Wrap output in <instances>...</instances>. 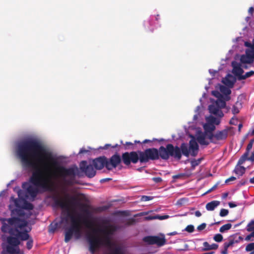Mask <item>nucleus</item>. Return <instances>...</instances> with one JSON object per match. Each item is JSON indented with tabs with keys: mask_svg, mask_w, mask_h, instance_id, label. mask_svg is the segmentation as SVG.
I'll use <instances>...</instances> for the list:
<instances>
[{
	"mask_svg": "<svg viewBox=\"0 0 254 254\" xmlns=\"http://www.w3.org/2000/svg\"><path fill=\"white\" fill-rule=\"evenodd\" d=\"M229 211L227 209L222 208L221 209L220 212V216L221 217L226 216L228 214Z\"/></svg>",
	"mask_w": 254,
	"mask_h": 254,
	"instance_id": "39",
	"label": "nucleus"
},
{
	"mask_svg": "<svg viewBox=\"0 0 254 254\" xmlns=\"http://www.w3.org/2000/svg\"><path fill=\"white\" fill-rule=\"evenodd\" d=\"M222 254H228V249L224 246L223 250L221 251Z\"/></svg>",
	"mask_w": 254,
	"mask_h": 254,
	"instance_id": "56",
	"label": "nucleus"
},
{
	"mask_svg": "<svg viewBox=\"0 0 254 254\" xmlns=\"http://www.w3.org/2000/svg\"><path fill=\"white\" fill-rule=\"evenodd\" d=\"M125 145V149H128L129 148L128 147V146H133V144L130 142H126V143L124 144Z\"/></svg>",
	"mask_w": 254,
	"mask_h": 254,
	"instance_id": "48",
	"label": "nucleus"
},
{
	"mask_svg": "<svg viewBox=\"0 0 254 254\" xmlns=\"http://www.w3.org/2000/svg\"><path fill=\"white\" fill-rule=\"evenodd\" d=\"M14 231H16L18 232L16 235L19 238V239L21 241H28L26 243V247L28 250H31L33 245V240L32 238L30 237V235L28 234V232L30 231L27 230L25 229H24L23 231H18L17 229L13 230Z\"/></svg>",
	"mask_w": 254,
	"mask_h": 254,
	"instance_id": "9",
	"label": "nucleus"
},
{
	"mask_svg": "<svg viewBox=\"0 0 254 254\" xmlns=\"http://www.w3.org/2000/svg\"><path fill=\"white\" fill-rule=\"evenodd\" d=\"M154 219H156V215H149L144 217L145 220L149 221Z\"/></svg>",
	"mask_w": 254,
	"mask_h": 254,
	"instance_id": "46",
	"label": "nucleus"
},
{
	"mask_svg": "<svg viewBox=\"0 0 254 254\" xmlns=\"http://www.w3.org/2000/svg\"><path fill=\"white\" fill-rule=\"evenodd\" d=\"M152 180L156 183H159L162 181V180L160 177H154L152 178Z\"/></svg>",
	"mask_w": 254,
	"mask_h": 254,
	"instance_id": "49",
	"label": "nucleus"
},
{
	"mask_svg": "<svg viewBox=\"0 0 254 254\" xmlns=\"http://www.w3.org/2000/svg\"><path fill=\"white\" fill-rule=\"evenodd\" d=\"M80 169L84 172L88 178H91L96 175V171L93 165H87L86 161H82L79 164Z\"/></svg>",
	"mask_w": 254,
	"mask_h": 254,
	"instance_id": "10",
	"label": "nucleus"
},
{
	"mask_svg": "<svg viewBox=\"0 0 254 254\" xmlns=\"http://www.w3.org/2000/svg\"><path fill=\"white\" fill-rule=\"evenodd\" d=\"M93 165L97 170H101L104 167L106 168L107 158L105 156L99 157L93 160Z\"/></svg>",
	"mask_w": 254,
	"mask_h": 254,
	"instance_id": "14",
	"label": "nucleus"
},
{
	"mask_svg": "<svg viewBox=\"0 0 254 254\" xmlns=\"http://www.w3.org/2000/svg\"><path fill=\"white\" fill-rule=\"evenodd\" d=\"M83 223L87 228L91 229L92 230V233H89L86 235V240L89 245V250L92 254H94L103 245L110 248L115 246L114 249L118 246L111 241V236L118 229L117 226L109 224L105 227L104 229H97L92 228L94 223L92 220L84 218Z\"/></svg>",
	"mask_w": 254,
	"mask_h": 254,
	"instance_id": "2",
	"label": "nucleus"
},
{
	"mask_svg": "<svg viewBox=\"0 0 254 254\" xmlns=\"http://www.w3.org/2000/svg\"><path fill=\"white\" fill-rule=\"evenodd\" d=\"M151 211H147V212H141L139 214H137L138 216H143V215H147L148 214H149V213L150 212H151Z\"/></svg>",
	"mask_w": 254,
	"mask_h": 254,
	"instance_id": "57",
	"label": "nucleus"
},
{
	"mask_svg": "<svg viewBox=\"0 0 254 254\" xmlns=\"http://www.w3.org/2000/svg\"><path fill=\"white\" fill-rule=\"evenodd\" d=\"M240 61L243 64H251L253 63L254 61L249 57V56L246 54L241 56Z\"/></svg>",
	"mask_w": 254,
	"mask_h": 254,
	"instance_id": "26",
	"label": "nucleus"
},
{
	"mask_svg": "<svg viewBox=\"0 0 254 254\" xmlns=\"http://www.w3.org/2000/svg\"><path fill=\"white\" fill-rule=\"evenodd\" d=\"M235 79L232 75L228 74L224 79L223 83L227 86L232 87L235 82Z\"/></svg>",
	"mask_w": 254,
	"mask_h": 254,
	"instance_id": "21",
	"label": "nucleus"
},
{
	"mask_svg": "<svg viewBox=\"0 0 254 254\" xmlns=\"http://www.w3.org/2000/svg\"><path fill=\"white\" fill-rule=\"evenodd\" d=\"M206 226V224L205 223H203L197 226V229L198 231H202L204 230Z\"/></svg>",
	"mask_w": 254,
	"mask_h": 254,
	"instance_id": "45",
	"label": "nucleus"
},
{
	"mask_svg": "<svg viewBox=\"0 0 254 254\" xmlns=\"http://www.w3.org/2000/svg\"><path fill=\"white\" fill-rule=\"evenodd\" d=\"M166 147L169 158L170 157H172L177 160L181 159L182 154L188 157L190 152L188 144L185 143H182L180 147L174 146L172 144H168Z\"/></svg>",
	"mask_w": 254,
	"mask_h": 254,
	"instance_id": "6",
	"label": "nucleus"
},
{
	"mask_svg": "<svg viewBox=\"0 0 254 254\" xmlns=\"http://www.w3.org/2000/svg\"><path fill=\"white\" fill-rule=\"evenodd\" d=\"M232 113L234 115L237 114L239 113V109L237 107L236 105H233L232 110Z\"/></svg>",
	"mask_w": 254,
	"mask_h": 254,
	"instance_id": "44",
	"label": "nucleus"
},
{
	"mask_svg": "<svg viewBox=\"0 0 254 254\" xmlns=\"http://www.w3.org/2000/svg\"><path fill=\"white\" fill-rule=\"evenodd\" d=\"M14 211H15V212H16V213H17V214H18L19 215H22L23 214V213H22L21 212V211H20V210H18V209H14V210H13L12 211V212L13 213H14Z\"/></svg>",
	"mask_w": 254,
	"mask_h": 254,
	"instance_id": "54",
	"label": "nucleus"
},
{
	"mask_svg": "<svg viewBox=\"0 0 254 254\" xmlns=\"http://www.w3.org/2000/svg\"><path fill=\"white\" fill-rule=\"evenodd\" d=\"M142 240L143 242L149 245L156 244L158 246H162L166 243L164 238H160L158 236H146Z\"/></svg>",
	"mask_w": 254,
	"mask_h": 254,
	"instance_id": "11",
	"label": "nucleus"
},
{
	"mask_svg": "<svg viewBox=\"0 0 254 254\" xmlns=\"http://www.w3.org/2000/svg\"><path fill=\"white\" fill-rule=\"evenodd\" d=\"M122 159L123 163L129 166L131 164H136L138 162L140 163V155L139 151L126 152L122 155Z\"/></svg>",
	"mask_w": 254,
	"mask_h": 254,
	"instance_id": "8",
	"label": "nucleus"
},
{
	"mask_svg": "<svg viewBox=\"0 0 254 254\" xmlns=\"http://www.w3.org/2000/svg\"><path fill=\"white\" fill-rule=\"evenodd\" d=\"M208 122L213 125H218L220 124V120L219 119H216L215 117L213 116H210L208 118Z\"/></svg>",
	"mask_w": 254,
	"mask_h": 254,
	"instance_id": "29",
	"label": "nucleus"
},
{
	"mask_svg": "<svg viewBox=\"0 0 254 254\" xmlns=\"http://www.w3.org/2000/svg\"><path fill=\"white\" fill-rule=\"evenodd\" d=\"M232 225L230 223H227L221 226L219 229L221 233H224L225 231H227L231 229Z\"/></svg>",
	"mask_w": 254,
	"mask_h": 254,
	"instance_id": "30",
	"label": "nucleus"
},
{
	"mask_svg": "<svg viewBox=\"0 0 254 254\" xmlns=\"http://www.w3.org/2000/svg\"><path fill=\"white\" fill-rule=\"evenodd\" d=\"M254 11V8L253 7H251L249 8V13L251 15H253V13Z\"/></svg>",
	"mask_w": 254,
	"mask_h": 254,
	"instance_id": "61",
	"label": "nucleus"
},
{
	"mask_svg": "<svg viewBox=\"0 0 254 254\" xmlns=\"http://www.w3.org/2000/svg\"><path fill=\"white\" fill-rule=\"evenodd\" d=\"M122 161L120 156L116 153L113 155L109 160L107 159V164H106V169L108 170H112L116 168Z\"/></svg>",
	"mask_w": 254,
	"mask_h": 254,
	"instance_id": "13",
	"label": "nucleus"
},
{
	"mask_svg": "<svg viewBox=\"0 0 254 254\" xmlns=\"http://www.w3.org/2000/svg\"><path fill=\"white\" fill-rule=\"evenodd\" d=\"M241 165L242 164H239L238 162L234 170V172L239 176H242L246 171L245 168L241 166Z\"/></svg>",
	"mask_w": 254,
	"mask_h": 254,
	"instance_id": "22",
	"label": "nucleus"
},
{
	"mask_svg": "<svg viewBox=\"0 0 254 254\" xmlns=\"http://www.w3.org/2000/svg\"><path fill=\"white\" fill-rule=\"evenodd\" d=\"M68 203L72 205H77L79 203L77 198L75 196L71 197L68 201Z\"/></svg>",
	"mask_w": 254,
	"mask_h": 254,
	"instance_id": "33",
	"label": "nucleus"
},
{
	"mask_svg": "<svg viewBox=\"0 0 254 254\" xmlns=\"http://www.w3.org/2000/svg\"><path fill=\"white\" fill-rule=\"evenodd\" d=\"M251 50L246 51V54L254 61V47L253 44H249Z\"/></svg>",
	"mask_w": 254,
	"mask_h": 254,
	"instance_id": "27",
	"label": "nucleus"
},
{
	"mask_svg": "<svg viewBox=\"0 0 254 254\" xmlns=\"http://www.w3.org/2000/svg\"><path fill=\"white\" fill-rule=\"evenodd\" d=\"M254 142V138L251 139L249 144H248L246 150L245 152L244 153V154L240 157L239 160H238V163L239 164H243L245 161H246V158H247V156L249 155V153L250 150L252 148L253 144Z\"/></svg>",
	"mask_w": 254,
	"mask_h": 254,
	"instance_id": "18",
	"label": "nucleus"
},
{
	"mask_svg": "<svg viewBox=\"0 0 254 254\" xmlns=\"http://www.w3.org/2000/svg\"><path fill=\"white\" fill-rule=\"evenodd\" d=\"M189 144L191 155L193 157L196 156L199 149L197 143L195 140L191 139L190 141Z\"/></svg>",
	"mask_w": 254,
	"mask_h": 254,
	"instance_id": "20",
	"label": "nucleus"
},
{
	"mask_svg": "<svg viewBox=\"0 0 254 254\" xmlns=\"http://www.w3.org/2000/svg\"><path fill=\"white\" fill-rule=\"evenodd\" d=\"M203 128L204 129V133H205L206 137L209 139L212 137V135L214 134L213 132L216 128L215 125L208 123L203 126Z\"/></svg>",
	"mask_w": 254,
	"mask_h": 254,
	"instance_id": "16",
	"label": "nucleus"
},
{
	"mask_svg": "<svg viewBox=\"0 0 254 254\" xmlns=\"http://www.w3.org/2000/svg\"><path fill=\"white\" fill-rule=\"evenodd\" d=\"M169 218V216L168 215H160L156 214V219L159 220H164Z\"/></svg>",
	"mask_w": 254,
	"mask_h": 254,
	"instance_id": "40",
	"label": "nucleus"
},
{
	"mask_svg": "<svg viewBox=\"0 0 254 254\" xmlns=\"http://www.w3.org/2000/svg\"><path fill=\"white\" fill-rule=\"evenodd\" d=\"M212 94L218 99L209 105L208 110L210 113L221 118L224 116V114L221 109L225 108L226 102L223 99V96L219 92L213 91Z\"/></svg>",
	"mask_w": 254,
	"mask_h": 254,
	"instance_id": "7",
	"label": "nucleus"
},
{
	"mask_svg": "<svg viewBox=\"0 0 254 254\" xmlns=\"http://www.w3.org/2000/svg\"><path fill=\"white\" fill-rule=\"evenodd\" d=\"M14 202L15 206L18 208H22L29 210H32L34 208L32 203L24 199H14Z\"/></svg>",
	"mask_w": 254,
	"mask_h": 254,
	"instance_id": "15",
	"label": "nucleus"
},
{
	"mask_svg": "<svg viewBox=\"0 0 254 254\" xmlns=\"http://www.w3.org/2000/svg\"><path fill=\"white\" fill-rule=\"evenodd\" d=\"M236 179V177L232 176V177L229 178L228 179H227L225 181V183H228V182H229L230 181H235Z\"/></svg>",
	"mask_w": 254,
	"mask_h": 254,
	"instance_id": "52",
	"label": "nucleus"
},
{
	"mask_svg": "<svg viewBox=\"0 0 254 254\" xmlns=\"http://www.w3.org/2000/svg\"><path fill=\"white\" fill-rule=\"evenodd\" d=\"M229 128H225L222 130H217L209 139L210 142L213 143H217L218 141L225 140L227 138Z\"/></svg>",
	"mask_w": 254,
	"mask_h": 254,
	"instance_id": "12",
	"label": "nucleus"
},
{
	"mask_svg": "<svg viewBox=\"0 0 254 254\" xmlns=\"http://www.w3.org/2000/svg\"><path fill=\"white\" fill-rule=\"evenodd\" d=\"M6 250L8 254H24L23 252H20L18 247L14 248L11 246H7Z\"/></svg>",
	"mask_w": 254,
	"mask_h": 254,
	"instance_id": "24",
	"label": "nucleus"
},
{
	"mask_svg": "<svg viewBox=\"0 0 254 254\" xmlns=\"http://www.w3.org/2000/svg\"><path fill=\"white\" fill-rule=\"evenodd\" d=\"M232 65L233 66L232 72L237 77V79H238V77L242 75L244 71L241 67V65L236 62H233L232 63Z\"/></svg>",
	"mask_w": 254,
	"mask_h": 254,
	"instance_id": "17",
	"label": "nucleus"
},
{
	"mask_svg": "<svg viewBox=\"0 0 254 254\" xmlns=\"http://www.w3.org/2000/svg\"><path fill=\"white\" fill-rule=\"evenodd\" d=\"M247 230L248 232H252L254 231V220L251 221V222L247 225Z\"/></svg>",
	"mask_w": 254,
	"mask_h": 254,
	"instance_id": "34",
	"label": "nucleus"
},
{
	"mask_svg": "<svg viewBox=\"0 0 254 254\" xmlns=\"http://www.w3.org/2000/svg\"><path fill=\"white\" fill-rule=\"evenodd\" d=\"M185 230L189 233H192L194 231V226L192 225H189L186 227Z\"/></svg>",
	"mask_w": 254,
	"mask_h": 254,
	"instance_id": "42",
	"label": "nucleus"
},
{
	"mask_svg": "<svg viewBox=\"0 0 254 254\" xmlns=\"http://www.w3.org/2000/svg\"><path fill=\"white\" fill-rule=\"evenodd\" d=\"M54 201L56 206L60 207L62 209H69L68 203L64 198L55 197Z\"/></svg>",
	"mask_w": 254,
	"mask_h": 254,
	"instance_id": "19",
	"label": "nucleus"
},
{
	"mask_svg": "<svg viewBox=\"0 0 254 254\" xmlns=\"http://www.w3.org/2000/svg\"><path fill=\"white\" fill-rule=\"evenodd\" d=\"M67 216L70 219L71 225L65 230L64 241L66 243L68 242L71 239L73 235L76 239H80L81 236V215L78 214L76 217H75L68 212Z\"/></svg>",
	"mask_w": 254,
	"mask_h": 254,
	"instance_id": "5",
	"label": "nucleus"
},
{
	"mask_svg": "<svg viewBox=\"0 0 254 254\" xmlns=\"http://www.w3.org/2000/svg\"><path fill=\"white\" fill-rule=\"evenodd\" d=\"M139 154L140 155V164L146 163L149 160H158L160 157L163 160L169 159L166 146L165 147L161 146L158 149L151 148L144 151H139Z\"/></svg>",
	"mask_w": 254,
	"mask_h": 254,
	"instance_id": "4",
	"label": "nucleus"
},
{
	"mask_svg": "<svg viewBox=\"0 0 254 254\" xmlns=\"http://www.w3.org/2000/svg\"><path fill=\"white\" fill-rule=\"evenodd\" d=\"M220 91L226 95L230 94L231 92V90L229 88L224 86L220 87Z\"/></svg>",
	"mask_w": 254,
	"mask_h": 254,
	"instance_id": "32",
	"label": "nucleus"
},
{
	"mask_svg": "<svg viewBox=\"0 0 254 254\" xmlns=\"http://www.w3.org/2000/svg\"><path fill=\"white\" fill-rule=\"evenodd\" d=\"M247 160L250 161L252 162L254 161V152L252 153V155L250 157H249V156H247L246 161Z\"/></svg>",
	"mask_w": 254,
	"mask_h": 254,
	"instance_id": "47",
	"label": "nucleus"
},
{
	"mask_svg": "<svg viewBox=\"0 0 254 254\" xmlns=\"http://www.w3.org/2000/svg\"><path fill=\"white\" fill-rule=\"evenodd\" d=\"M247 252H251L254 251V243H251L248 244L245 249Z\"/></svg>",
	"mask_w": 254,
	"mask_h": 254,
	"instance_id": "36",
	"label": "nucleus"
},
{
	"mask_svg": "<svg viewBox=\"0 0 254 254\" xmlns=\"http://www.w3.org/2000/svg\"><path fill=\"white\" fill-rule=\"evenodd\" d=\"M228 205H229V207L231 208H233L237 206L236 204H235L234 203H233L232 202H229Z\"/></svg>",
	"mask_w": 254,
	"mask_h": 254,
	"instance_id": "60",
	"label": "nucleus"
},
{
	"mask_svg": "<svg viewBox=\"0 0 254 254\" xmlns=\"http://www.w3.org/2000/svg\"><path fill=\"white\" fill-rule=\"evenodd\" d=\"M203 246H204V248L203 249V251H209L210 250V245L207 242H205L203 243Z\"/></svg>",
	"mask_w": 254,
	"mask_h": 254,
	"instance_id": "43",
	"label": "nucleus"
},
{
	"mask_svg": "<svg viewBox=\"0 0 254 254\" xmlns=\"http://www.w3.org/2000/svg\"><path fill=\"white\" fill-rule=\"evenodd\" d=\"M253 237V236H252V233L248 235V236H246V237L245 238V240L247 241H250L251 240V239Z\"/></svg>",
	"mask_w": 254,
	"mask_h": 254,
	"instance_id": "55",
	"label": "nucleus"
},
{
	"mask_svg": "<svg viewBox=\"0 0 254 254\" xmlns=\"http://www.w3.org/2000/svg\"><path fill=\"white\" fill-rule=\"evenodd\" d=\"M155 140H157V139L153 138L152 139V140H149V139H145L143 141V142L142 143H150V142H151L155 141Z\"/></svg>",
	"mask_w": 254,
	"mask_h": 254,
	"instance_id": "53",
	"label": "nucleus"
},
{
	"mask_svg": "<svg viewBox=\"0 0 254 254\" xmlns=\"http://www.w3.org/2000/svg\"><path fill=\"white\" fill-rule=\"evenodd\" d=\"M153 198V197L151 196L142 195L140 199L142 201H147L152 200Z\"/></svg>",
	"mask_w": 254,
	"mask_h": 254,
	"instance_id": "38",
	"label": "nucleus"
},
{
	"mask_svg": "<svg viewBox=\"0 0 254 254\" xmlns=\"http://www.w3.org/2000/svg\"><path fill=\"white\" fill-rule=\"evenodd\" d=\"M111 144H106L104 146L102 147H100V148H101L102 149H107L108 148V147L109 146H111Z\"/></svg>",
	"mask_w": 254,
	"mask_h": 254,
	"instance_id": "64",
	"label": "nucleus"
},
{
	"mask_svg": "<svg viewBox=\"0 0 254 254\" xmlns=\"http://www.w3.org/2000/svg\"><path fill=\"white\" fill-rule=\"evenodd\" d=\"M195 215L196 217H199L201 216V213L199 211L197 210L195 212Z\"/></svg>",
	"mask_w": 254,
	"mask_h": 254,
	"instance_id": "62",
	"label": "nucleus"
},
{
	"mask_svg": "<svg viewBox=\"0 0 254 254\" xmlns=\"http://www.w3.org/2000/svg\"><path fill=\"white\" fill-rule=\"evenodd\" d=\"M202 159V158H199L197 160H192L190 162L191 167L194 169L196 166H198L200 163Z\"/></svg>",
	"mask_w": 254,
	"mask_h": 254,
	"instance_id": "31",
	"label": "nucleus"
},
{
	"mask_svg": "<svg viewBox=\"0 0 254 254\" xmlns=\"http://www.w3.org/2000/svg\"><path fill=\"white\" fill-rule=\"evenodd\" d=\"M84 212L87 217H90L91 216V213L88 209H85Z\"/></svg>",
	"mask_w": 254,
	"mask_h": 254,
	"instance_id": "58",
	"label": "nucleus"
},
{
	"mask_svg": "<svg viewBox=\"0 0 254 254\" xmlns=\"http://www.w3.org/2000/svg\"><path fill=\"white\" fill-rule=\"evenodd\" d=\"M254 75V71L251 70L250 71L246 72L245 74L241 76L240 77H238V80H242L246 79V78L250 77Z\"/></svg>",
	"mask_w": 254,
	"mask_h": 254,
	"instance_id": "28",
	"label": "nucleus"
},
{
	"mask_svg": "<svg viewBox=\"0 0 254 254\" xmlns=\"http://www.w3.org/2000/svg\"><path fill=\"white\" fill-rule=\"evenodd\" d=\"M187 176L186 174L185 173H180L177 175H174L173 176V178L175 180L179 179L180 178H182L184 177Z\"/></svg>",
	"mask_w": 254,
	"mask_h": 254,
	"instance_id": "41",
	"label": "nucleus"
},
{
	"mask_svg": "<svg viewBox=\"0 0 254 254\" xmlns=\"http://www.w3.org/2000/svg\"><path fill=\"white\" fill-rule=\"evenodd\" d=\"M216 187H217V185H214L212 188H211L210 189H209L206 192V193L210 192L211 191H212L213 190H215L216 188Z\"/></svg>",
	"mask_w": 254,
	"mask_h": 254,
	"instance_id": "63",
	"label": "nucleus"
},
{
	"mask_svg": "<svg viewBox=\"0 0 254 254\" xmlns=\"http://www.w3.org/2000/svg\"><path fill=\"white\" fill-rule=\"evenodd\" d=\"M238 241H234L233 240H230L229 242H226L224 243L223 246L228 249L229 247L232 246L234 243H238Z\"/></svg>",
	"mask_w": 254,
	"mask_h": 254,
	"instance_id": "37",
	"label": "nucleus"
},
{
	"mask_svg": "<svg viewBox=\"0 0 254 254\" xmlns=\"http://www.w3.org/2000/svg\"><path fill=\"white\" fill-rule=\"evenodd\" d=\"M220 201L218 200H213L208 202L206 205V209L208 211H213L220 204Z\"/></svg>",
	"mask_w": 254,
	"mask_h": 254,
	"instance_id": "23",
	"label": "nucleus"
},
{
	"mask_svg": "<svg viewBox=\"0 0 254 254\" xmlns=\"http://www.w3.org/2000/svg\"><path fill=\"white\" fill-rule=\"evenodd\" d=\"M107 209V207L106 206H102V207H97L96 209V210L97 211L101 212V211L106 210Z\"/></svg>",
	"mask_w": 254,
	"mask_h": 254,
	"instance_id": "50",
	"label": "nucleus"
},
{
	"mask_svg": "<svg viewBox=\"0 0 254 254\" xmlns=\"http://www.w3.org/2000/svg\"><path fill=\"white\" fill-rule=\"evenodd\" d=\"M205 138H207L205 133L201 134L197 137V140L201 145H207L209 144V142L205 140Z\"/></svg>",
	"mask_w": 254,
	"mask_h": 254,
	"instance_id": "25",
	"label": "nucleus"
},
{
	"mask_svg": "<svg viewBox=\"0 0 254 254\" xmlns=\"http://www.w3.org/2000/svg\"><path fill=\"white\" fill-rule=\"evenodd\" d=\"M218 248V245L216 244H213L212 245H210V250H216Z\"/></svg>",
	"mask_w": 254,
	"mask_h": 254,
	"instance_id": "51",
	"label": "nucleus"
},
{
	"mask_svg": "<svg viewBox=\"0 0 254 254\" xmlns=\"http://www.w3.org/2000/svg\"><path fill=\"white\" fill-rule=\"evenodd\" d=\"M88 152V150H86L85 148H81L79 152V154H83V153H86Z\"/></svg>",
	"mask_w": 254,
	"mask_h": 254,
	"instance_id": "59",
	"label": "nucleus"
},
{
	"mask_svg": "<svg viewBox=\"0 0 254 254\" xmlns=\"http://www.w3.org/2000/svg\"><path fill=\"white\" fill-rule=\"evenodd\" d=\"M17 154L22 166L34 171L29 182L24 183L22 188L32 197H35L39 192L51 190L53 186L52 179H61L64 184L72 185V179H66L68 176L74 177L78 171L77 167L66 168L58 165L52 154L38 140L28 138L20 141L17 146Z\"/></svg>",
	"mask_w": 254,
	"mask_h": 254,
	"instance_id": "1",
	"label": "nucleus"
},
{
	"mask_svg": "<svg viewBox=\"0 0 254 254\" xmlns=\"http://www.w3.org/2000/svg\"><path fill=\"white\" fill-rule=\"evenodd\" d=\"M1 231L3 233H8L10 235L15 236L7 237V241L8 244L7 246L17 248L20 243V240L16 235L18 232L13 230L17 228L18 231H23L28 225L27 221L24 219L13 217L8 219H3L1 220Z\"/></svg>",
	"mask_w": 254,
	"mask_h": 254,
	"instance_id": "3",
	"label": "nucleus"
},
{
	"mask_svg": "<svg viewBox=\"0 0 254 254\" xmlns=\"http://www.w3.org/2000/svg\"><path fill=\"white\" fill-rule=\"evenodd\" d=\"M213 239L217 242H221L223 240V236L220 234H217L214 235Z\"/></svg>",
	"mask_w": 254,
	"mask_h": 254,
	"instance_id": "35",
	"label": "nucleus"
}]
</instances>
